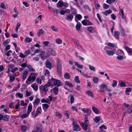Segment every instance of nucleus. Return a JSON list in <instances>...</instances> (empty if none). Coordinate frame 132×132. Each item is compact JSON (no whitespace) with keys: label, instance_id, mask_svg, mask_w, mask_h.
Instances as JSON below:
<instances>
[{"label":"nucleus","instance_id":"22","mask_svg":"<svg viewBox=\"0 0 132 132\" xmlns=\"http://www.w3.org/2000/svg\"><path fill=\"white\" fill-rule=\"evenodd\" d=\"M42 106L43 109L44 111L46 110L47 109L49 108V105L47 104H42Z\"/></svg>","mask_w":132,"mask_h":132},{"label":"nucleus","instance_id":"25","mask_svg":"<svg viewBox=\"0 0 132 132\" xmlns=\"http://www.w3.org/2000/svg\"><path fill=\"white\" fill-rule=\"evenodd\" d=\"M112 11L110 10H107L103 12V14L105 16H106L108 14H110L112 13Z\"/></svg>","mask_w":132,"mask_h":132},{"label":"nucleus","instance_id":"32","mask_svg":"<svg viewBox=\"0 0 132 132\" xmlns=\"http://www.w3.org/2000/svg\"><path fill=\"white\" fill-rule=\"evenodd\" d=\"M100 116L95 117L94 118L95 122L96 123L100 121Z\"/></svg>","mask_w":132,"mask_h":132},{"label":"nucleus","instance_id":"7","mask_svg":"<svg viewBox=\"0 0 132 132\" xmlns=\"http://www.w3.org/2000/svg\"><path fill=\"white\" fill-rule=\"evenodd\" d=\"M39 88L40 90H42L46 93L48 90V89L46 85H42L40 86Z\"/></svg>","mask_w":132,"mask_h":132},{"label":"nucleus","instance_id":"6","mask_svg":"<svg viewBox=\"0 0 132 132\" xmlns=\"http://www.w3.org/2000/svg\"><path fill=\"white\" fill-rule=\"evenodd\" d=\"M47 53L49 55L55 56L56 55V53L55 51L54 50L53 48H49L48 49Z\"/></svg>","mask_w":132,"mask_h":132},{"label":"nucleus","instance_id":"16","mask_svg":"<svg viewBox=\"0 0 132 132\" xmlns=\"http://www.w3.org/2000/svg\"><path fill=\"white\" fill-rule=\"evenodd\" d=\"M119 34L120 33L119 31H114V37L116 39H119Z\"/></svg>","mask_w":132,"mask_h":132},{"label":"nucleus","instance_id":"48","mask_svg":"<svg viewBox=\"0 0 132 132\" xmlns=\"http://www.w3.org/2000/svg\"><path fill=\"white\" fill-rule=\"evenodd\" d=\"M21 26V23L20 22H18L17 23V25L16 27L15 31L17 32L18 30V29L20 28Z\"/></svg>","mask_w":132,"mask_h":132},{"label":"nucleus","instance_id":"36","mask_svg":"<svg viewBox=\"0 0 132 132\" xmlns=\"http://www.w3.org/2000/svg\"><path fill=\"white\" fill-rule=\"evenodd\" d=\"M27 127L25 125H22L21 126V130L26 131L27 130Z\"/></svg>","mask_w":132,"mask_h":132},{"label":"nucleus","instance_id":"57","mask_svg":"<svg viewBox=\"0 0 132 132\" xmlns=\"http://www.w3.org/2000/svg\"><path fill=\"white\" fill-rule=\"evenodd\" d=\"M76 17L78 20H80L82 18V16L80 14H77L76 15Z\"/></svg>","mask_w":132,"mask_h":132},{"label":"nucleus","instance_id":"34","mask_svg":"<svg viewBox=\"0 0 132 132\" xmlns=\"http://www.w3.org/2000/svg\"><path fill=\"white\" fill-rule=\"evenodd\" d=\"M53 92L55 95H57L58 92V88L56 87L52 89Z\"/></svg>","mask_w":132,"mask_h":132},{"label":"nucleus","instance_id":"38","mask_svg":"<svg viewBox=\"0 0 132 132\" xmlns=\"http://www.w3.org/2000/svg\"><path fill=\"white\" fill-rule=\"evenodd\" d=\"M30 50L29 49L28 50H27L25 51L24 53V54H25L26 56H27L28 55L30 54Z\"/></svg>","mask_w":132,"mask_h":132},{"label":"nucleus","instance_id":"9","mask_svg":"<svg viewBox=\"0 0 132 132\" xmlns=\"http://www.w3.org/2000/svg\"><path fill=\"white\" fill-rule=\"evenodd\" d=\"M81 111L85 113H86L89 116L91 113V110L88 109L83 108L81 110Z\"/></svg>","mask_w":132,"mask_h":132},{"label":"nucleus","instance_id":"4","mask_svg":"<svg viewBox=\"0 0 132 132\" xmlns=\"http://www.w3.org/2000/svg\"><path fill=\"white\" fill-rule=\"evenodd\" d=\"M72 123L74 125L73 127V130L76 131H78L80 130V128L79 125L77 124L76 121L75 120H73Z\"/></svg>","mask_w":132,"mask_h":132},{"label":"nucleus","instance_id":"61","mask_svg":"<svg viewBox=\"0 0 132 132\" xmlns=\"http://www.w3.org/2000/svg\"><path fill=\"white\" fill-rule=\"evenodd\" d=\"M87 30L89 32H91L93 30V27L91 26L87 27Z\"/></svg>","mask_w":132,"mask_h":132},{"label":"nucleus","instance_id":"13","mask_svg":"<svg viewBox=\"0 0 132 132\" xmlns=\"http://www.w3.org/2000/svg\"><path fill=\"white\" fill-rule=\"evenodd\" d=\"M57 68L59 70L61 68V63L60 61L58 58L57 59Z\"/></svg>","mask_w":132,"mask_h":132},{"label":"nucleus","instance_id":"30","mask_svg":"<svg viewBox=\"0 0 132 132\" xmlns=\"http://www.w3.org/2000/svg\"><path fill=\"white\" fill-rule=\"evenodd\" d=\"M32 39L29 37H27L25 38L24 41L27 43H29L32 41Z\"/></svg>","mask_w":132,"mask_h":132},{"label":"nucleus","instance_id":"44","mask_svg":"<svg viewBox=\"0 0 132 132\" xmlns=\"http://www.w3.org/2000/svg\"><path fill=\"white\" fill-rule=\"evenodd\" d=\"M65 78L66 79H68L70 78V77L69 73H66L64 75Z\"/></svg>","mask_w":132,"mask_h":132},{"label":"nucleus","instance_id":"49","mask_svg":"<svg viewBox=\"0 0 132 132\" xmlns=\"http://www.w3.org/2000/svg\"><path fill=\"white\" fill-rule=\"evenodd\" d=\"M119 84L120 87H124L126 86L125 83L122 81H121L119 83Z\"/></svg>","mask_w":132,"mask_h":132},{"label":"nucleus","instance_id":"60","mask_svg":"<svg viewBox=\"0 0 132 132\" xmlns=\"http://www.w3.org/2000/svg\"><path fill=\"white\" fill-rule=\"evenodd\" d=\"M107 45L112 47H113L115 46V45L114 44L110 43H108L107 44Z\"/></svg>","mask_w":132,"mask_h":132},{"label":"nucleus","instance_id":"59","mask_svg":"<svg viewBox=\"0 0 132 132\" xmlns=\"http://www.w3.org/2000/svg\"><path fill=\"white\" fill-rule=\"evenodd\" d=\"M95 4L96 9L97 10H98L99 9V7H100V5L98 4H97V3H95Z\"/></svg>","mask_w":132,"mask_h":132},{"label":"nucleus","instance_id":"63","mask_svg":"<svg viewBox=\"0 0 132 132\" xmlns=\"http://www.w3.org/2000/svg\"><path fill=\"white\" fill-rule=\"evenodd\" d=\"M75 81L78 83H79L80 81L79 79V77L78 76H76L75 78Z\"/></svg>","mask_w":132,"mask_h":132},{"label":"nucleus","instance_id":"29","mask_svg":"<svg viewBox=\"0 0 132 132\" xmlns=\"http://www.w3.org/2000/svg\"><path fill=\"white\" fill-rule=\"evenodd\" d=\"M9 116L7 115H5L3 116V120L4 121H7L9 120Z\"/></svg>","mask_w":132,"mask_h":132},{"label":"nucleus","instance_id":"56","mask_svg":"<svg viewBox=\"0 0 132 132\" xmlns=\"http://www.w3.org/2000/svg\"><path fill=\"white\" fill-rule=\"evenodd\" d=\"M16 95H17L19 97L21 98H22L23 97V95L20 93H17Z\"/></svg>","mask_w":132,"mask_h":132},{"label":"nucleus","instance_id":"37","mask_svg":"<svg viewBox=\"0 0 132 132\" xmlns=\"http://www.w3.org/2000/svg\"><path fill=\"white\" fill-rule=\"evenodd\" d=\"M29 114L27 112V113L23 114L21 116V117L22 119L26 118L29 115Z\"/></svg>","mask_w":132,"mask_h":132},{"label":"nucleus","instance_id":"41","mask_svg":"<svg viewBox=\"0 0 132 132\" xmlns=\"http://www.w3.org/2000/svg\"><path fill=\"white\" fill-rule=\"evenodd\" d=\"M42 109L40 107L38 108L36 110V113L38 115L39 114H40L42 112Z\"/></svg>","mask_w":132,"mask_h":132},{"label":"nucleus","instance_id":"45","mask_svg":"<svg viewBox=\"0 0 132 132\" xmlns=\"http://www.w3.org/2000/svg\"><path fill=\"white\" fill-rule=\"evenodd\" d=\"M56 43L58 44H60L62 42L61 40L59 38H57L55 40Z\"/></svg>","mask_w":132,"mask_h":132},{"label":"nucleus","instance_id":"24","mask_svg":"<svg viewBox=\"0 0 132 132\" xmlns=\"http://www.w3.org/2000/svg\"><path fill=\"white\" fill-rule=\"evenodd\" d=\"M119 14L121 16L122 18L123 19L125 18L124 17V14L123 12V10L122 9H120L119 11Z\"/></svg>","mask_w":132,"mask_h":132},{"label":"nucleus","instance_id":"15","mask_svg":"<svg viewBox=\"0 0 132 132\" xmlns=\"http://www.w3.org/2000/svg\"><path fill=\"white\" fill-rule=\"evenodd\" d=\"M31 86L34 90L36 92L37 91L38 89V87L36 83L33 84L31 85Z\"/></svg>","mask_w":132,"mask_h":132},{"label":"nucleus","instance_id":"35","mask_svg":"<svg viewBox=\"0 0 132 132\" xmlns=\"http://www.w3.org/2000/svg\"><path fill=\"white\" fill-rule=\"evenodd\" d=\"M93 81L94 83L97 84L98 82L99 79L97 77H94L93 78Z\"/></svg>","mask_w":132,"mask_h":132},{"label":"nucleus","instance_id":"11","mask_svg":"<svg viewBox=\"0 0 132 132\" xmlns=\"http://www.w3.org/2000/svg\"><path fill=\"white\" fill-rule=\"evenodd\" d=\"M28 71L26 70H24L23 71V73L22 75V79L24 80L28 76Z\"/></svg>","mask_w":132,"mask_h":132},{"label":"nucleus","instance_id":"33","mask_svg":"<svg viewBox=\"0 0 132 132\" xmlns=\"http://www.w3.org/2000/svg\"><path fill=\"white\" fill-rule=\"evenodd\" d=\"M55 79L53 78H52L51 79L48 80L49 82H50L51 84V85H54Z\"/></svg>","mask_w":132,"mask_h":132},{"label":"nucleus","instance_id":"50","mask_svg":"<svg viewBox=\"0 0 132 132\" xmlns=\"http://www.w3.org/2000/svg\"><path fill=\"white\" fill-rule=\"evenodd\" d=\"M10 42V40L9 39H7L3 42V44L4 46L8 44Z\"/></svg>","mask_w":132,"mask_h":132},{"label":"nucleus","instance_id":"27","mask_svg":"<svg viewBox=\"0 0 132 132\" xmlns=\"http://www.w3.org/2000/svg\"><path fill=\"white\" fill-rule=\"evenodd\" d=\"M44 33V31L42 29H39V30L38 32L37 33V35L38 37H40L41 35L43 34Z\"/></svg>","mask_w":132,"mask_h":132},{"label":"nucleus","instance_id":"40","mask_svg":"<svg viewBox=\"0 0 132 132\" xmlns=\"http://www.w3.org/2000/svg\"><path fill=\"white\" fill-rule=\"evenodd\" d=\"M27 68L30 71L34 72L35 71V70L30 65H28Z\"/></svg>","mask_w":132,"mask_h":132},{"label":"nucleus","instance_id":"42","mask_svg":"<svg viewBox=\"0 0 132 132\" xmlns=\"http://www.w3.org/2000/svg\"><path fill=\"white\" fill-rule=\"evenodd\" d=\"M12 53V51L11 50H10L5 53V54L7 56H9Z\"/></svg>","mask_w":132,"mask_h":132},{"label":"nucleus","instance_id":"53","mask_svg":"<svg viewBox=\"0 0 132 132\" xmlns=\"http://www.w3.org/2000/svg\"><path fill=\"white\" fill-rule=\"evenodd\" d=\"M27 105V103H24V101L23 100L21 101L20 105L22 106H26Z\"/></svg>","mask_w":132,"mask_h":132},{"label":"nucleus","instance_id":"18","mask_svg":"<svg viewBox=\"0 0 132 132\" xmlns=\"http://www.w3.org/2000/svg\"><path fill=\"white\" fill-rule=\"evenodd\" d=\"M117 55H124V53L123 51L121 50H118L116 52Z\"/></svg>","mask_w":132,"mask_h":132},{"label":"nucleus","instance_id":"3","mask_svg":"<svg viewBox=\"0 0 132 132\" xmlns=\"http://www.w3.org/2000/svg\"><path fill=\"white\" fill-rule=\"evenodd\" d=\"M88 117L86 114H85V122H84L82 123V126L83 129L84 130H86L87 129V122H88Z\"/></svg>","mask_w":132,"mask_h":132},{"label":"nucleus","instance_id":"52","mask_svg":"<svg viewBox=\"0 0 132 132\" xmlns=\"http://www.w3.org/2000/svg\"><path fill=\"white\" fill-rule=\"evenodd\" d=\"M52 30L58 32V29L54 26H52L51 27Z\"/></svg>","mask_w":132,"mask_h":132},{"label":"nucleus","instance_id":"62","mask_svg":"<svg viewBox=\"0 0 132 132\" xmlns=\"http://www.w3.org/2000/svg\"><path fill=\"white\" fill-rule=\"evenodd\" d=\"M36 81L38 84H41L42 83L41 79L38 77L37 78Z\"/></svg>","mask_w":132,"mask_h":132},{"label":"nucleus","instance_id":"28","mask_svg":"<svg viewBox=\"0 0 132 132\" xmlns=\"http://www.w3.org/2000/svg\"><path fill=\"white\" fill-rule=\"evenodd\" d=\"M86 93L89 96L93 97L94 96V94L92 92L89 90H87L86 91Z\"/></svg>","mask_w":132,"mask_h":132},{"label":"nucleus","instance_id":"21","mask_svg":"<svg viewBox=\"0 0 132 132\" xmlns=\"http://www.w3.org/2000/svg\"><path fill=\"white\" fill-rule=\"evenodd\" d=\"M61 81L60 80L55 79L54 85L57 87L60 86L61 85Z\"/></svg>","mask_w":132,"mask_h":132},{"label":"nucleus","instance_id":"1","mask_svg":"<svg viewBox=\"0 0 132 132\" xmlns=\"http://www.w3.org/2000/svg\"><path fill=\"white\" fill-rule=\"evenodd\" d=\"M38 75L37 73H31L26 81V84L29 85L33 82L35 80Z\"/></svg>","mask_w":132,"mask_h":132},{"label":"nucleus","instance_id":"54","mask_svg":"<svg viewBox=\"0 0 132 132\" xmlns=\"http://www.w3.org/2000/svg\"><path fill=\"white\" fill-rule=\"evenodd\" d=\"M115 0H107L106 2L109 4H111L115 1Z\"/></svg>","mask_w":132,"mask_h":132},{"label":"nucleus","instance_id":"55","mask_svg":"<svg viewBox=\"0 0 132 132\" xmlns=\"http://www.w3.org/2000/svg\"><path fill=\"white\" fill-rule=\"evenodd\" d=\"M132 112V110H131L129 112H124L123 113V117L122 119L123 118L124 116L127 114V113H128V114H130Z\"/></svg>","mask_w":132,"mask_h":132},{"label":"nucleus","instance_id":"12","mask_svg":"<svg viewBox=\"0 0 132 132\" xmlns=\"http://www.w3.org/2000/svg\"><path fill=\"white\" fill-rule=\"evenodd\" d=\"M73 18V15L71 14H69L67 15L66 17V19L68 21H71Z\"/></svg>","mask_w":132,"mask_h":132},{"label":"nucleus","instance_id":"10","mask_svg":"<svg viewBox=\"0 0 132 132\" xmlns=\"http://www.w3.org/2000/svg\"><path fill=\"white\" fill-rule=\"evenodd\" d=\"M40 102V99L38 98H36V99L33 102V103L34 106H37Z\"/></svg>","mask_w":132,"mask_h":132},{"label":"nucleus","instance_id":"47","mask_svg":"<svg viewBox=\"0 0 132 132\" xmlns=\"http://www.w3.org/2000/svg\"><path fill=\"white\" fill-rule=\"evenodd\" d=\"M113 83L112 85V86L113 87H115L117 85V81L115 80H113Z\"/></svg>","mask_w":132,"mask_h":132},{"label":"nucleus","instance_id":"31","mask_svg":"<svg viewBox=\"0 0 132 132\" xmlns=\"http://www.w3.org/2000/svg\"><path fill=\"white\" fill-rule=\"evenodd\" d=\"M65 84L70 87L72 88L73 87L72 84L68 81H66L65 82Z\"/></svg>","mask_w":132,"mask_h":132},{"label":"nucleus","instance_id":"20","mask_svg":"<svg viewBox=\"0 0 132 132\" xmlns=\"http://www.w3.org/2000/svg\"><path fill=\"white\" fill-rule=\"evenodd\" d=\"M47 60H47L46 61V66L47 68H49L50 69H51L52 67V64L50 62H47Z\"/></svg>","mask_w":132,"mask_h":132},{"label":"nucleus","instance_id":"14","mask_svg":"<svg viewBox=\"0 0 132 132\" xmlns=\"http://www.w3.org/2000/svg\"><path fill=\"white\" fill-rule=\"evenodd\" d=\"M132 90V88L130 87H128L126 88L125 91V94L127 95H129L130 94L129 92H131Z\"/></svg>","mask_w":132,"mask_h":132},{"label":"nucleus","instance_id":"8","mask_svg":"<svg viewBox=\"0 0 132 132\" xmlns=\"http://www.w3.org/2000/svg\"><path fill=\"white\" fill-rule=\"evenodd\" d=\"M124 48L129 55L132 56V48L127 46L124 47Z\"/></svg>","mask_w":132,"mask_h":132},{"label":"nucleus","instance_id":"64","mask_svg":"<svg viewBox=\"0 0 132 132\" xmlns=\"http://www.w3.org/2000/svg\"><path fill=\"white\" fill-rule=\"evenodd\" d=\"M70 100L71 104H72L74 101V97L72 95L70 96Z\"/></svg>","mask_w":132,"mask_h":132},{"label":"nucleus","instance_id":"23","mask_svg":"<svg viewBox=\"0 0 132 132\" xmlns=\"http://www.w3.org/2000/svg\"><path fill=\"white\" fill-rule=\"evenodd\" d=\"M75 20V21L78 23L76 25V28L77 30L79 31L80 29L81 26V24L80 23V22H78L76 20Z\"/></svg>","mask_w":132,"mask_h":132},{"label":"nucleus","instance_id":"2","mask_svg":"<svg viewBox=\"0 0 132 132\" xmlns=\"http://www.w3.org/2000/svg\"><path fill=\"white\" fill-rule=\"evenodd\" d=\"M110 48L108 46H105L104 48V50L105 51V53L107 55L110 56H113L114 54V52L112 51H110L109 50H110Z\"/></svg>","mask_w":132,"mask_h":132},{"label":"nucleus","instance_id":"58","mask_svg":"<svg viewBox=\"0 0 132 132\" xmlns=\"http://www.w3.org/2000/svg\"><path fill=\"white\" fill-rule=\"evenodd\" d=\"M109 7V6L108 5L105 3H104L103 5V8L104 9H107Z\"/></svg>","mask_w":132,"mask_h":132},{"label":"nucleus","instance_id":"51","mask_svg":"<svg viewBox=\"0 0 132 132\" xmlns=\"http://www.w3.org/2000/svg\"><path fill=\"white\" fill-rule=\"evenodd\" d=\"M123 55H117V58L119 60H121L123 59V57L122 56Z\"/></svg>","mask_w":132,"mask_h":132},{"label":"nucleus","instance_id":"26","mask_svg":"<svg viewBox=\"0 0 132 132\" xmlns=\"http://www.w3.org/2000/svg\"><path fill=\"white\" fill-rule=\"evenodd\" d=\"M89 69L91 71L94 72L95 71V67L91 65H88Z\"/></svg>","mask_w":132,"mask_h":132},{"label":"nucleus","instance_id":"39","mask_svg":"<svg viewBox=\"0 0 132 132\" xmlns=\"http://www.w3.org/2000/svg\"><path fill=\"white\" fill-rule=\"evenodd\" d=\"M71 10L72 11L71 14L72 15L76 14L77 11L75 9L72 7L71 9Z\"/></svg>","mask_w":132,"mask_h":132},{"label":"nucleus","instance_id":"5","mask_svg":"<svg viewBox=\"0 0 132 132\" xmlns=\"http://www.w3.org/2000/svg\"><path fill=\"white\" fill-rule=\"evenodd\" d=\"M108 89V87L105 84H101L100 86V90L102 92H104L106 90Z\"/></svg>","mask_w":132,"mask_h":132},{"label":"nucleus","instance_id":"19","mask_svg":"<svg viewBox=\"0 0 132 132\" xmlns=\"http://www.w3.org/2000/svg\"><path fill=\"white\" fill-rule=\"evenodd\" d=\"M32 104L31 103H30L29 104V105L28 107V110L27 112L30 114V112H31L32 110Z\"/></svg>","mask_w":132,"mask_h":132},{"label":"nucleus","instance_id":"46","mask_svg":"<svg viewBox=\"0 0 132 132\" xmlns=\"http://www.w3.org/2000/svg\"><path fill=\"white\" fill-rule=\"evenodd\" d=\"M55 116L56 117H59L60 118L62 117V114L59 112L56 111L55 113Z\"/></svg>","mask_w":132,"mask_h":132},{"label":"nucleus","instance_id":"43","mask_svg":"<svg viewBox=\"0 0 132 132\" xmlns=\"http://www.w3.org/2000/svg\"><path fill=\"white\" fill-rule=\"evenodd\" d=\"M92 109L93 111L96 113H98V110L95 107H93Z\"/></svg>","mask_w":132,"mask_h":132},{"label":"nucleus","instance_id":"17","mask_svg":"<svg viewBox=\"0 0 132 132\" xmlns=\"http://www.w3.org/2000/svg\"><path fill=\"white\" fill-rule=\"evenodd\" d=\"M74 63L75 65L77 67V68L80 69H83V66L82 65L79 64L77 62H75Z\"/></svg>","mask_w":132,"mask_h":132}]
</instances>
